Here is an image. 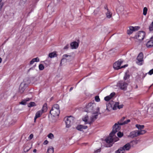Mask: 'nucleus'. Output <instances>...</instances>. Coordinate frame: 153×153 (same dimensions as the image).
Masks as SVG:
<instances>
[{"label":"nucleus","mask_w":153,"mask_h":153,"mask_svg":"<svg viewBox=\"0 0 153 153\" xmlns=\"http://www.w3.org/2000/svg\"><path fill=\"white\" fill-rule=\"evenodd\" d=\"M118 123H116L113 126V128L112 132L110 134L109 136L108 137L103 141L106 143L103 146L106 147L111 146L113 144L119 140V138L115 135V134L118 131L120 128V126Z\"/></svg>","instance_id":"obj_1"},{"label":"nucleus","mask_w":153,"mask_h":153,"mask_svg":"<svg viewBox=\"0 0 153 153\" xmlns=\"http://www.w3.org/2000/svg\"><path fill=\"white\" fill-rule=\"evenodd\" d=\"M98 108L99 109L98 112L99 113L98 114V116L101 114L100 111V108L99 107H96V104L94 103L90 102L88 103L84 108V110L85 111L88 113H91L92 115H95L96 114L95 113L97 111V109Z\"/></svg>","instance_id":"obj_2"},{"label":"nucleus","mask_w":153,"mask_h":153,"mask_svg":"<svg viewBox=\"0 0 153 153\" xmlns=\"http://www.w3.org/2000/svg\"><path fill=\"white\" fill-rule=\"evenodd\" d=\"M99 109L97 108V112L95 113L96 114L95 115H92L90 117V119H88V116H85L83 118H82V120L85 122V124H90L92 122L95 120L98 117V114L99 113L98 111Z\"/></svg>","instance_id":"obj_3"},{"label":"nucleus","mask_w":153,"mask_h":153,"mask_svg":"<svg viewBox=\"0 0 153 153\" xmlns=\"http://www.w3.org/2000/svg\"><path fill=\"white\" fill-rule=\"evenodd\" d=\"M50 113L53 117L58 116L60 113L59 106L58 104H55L53 105Z\"/></svg>","instance_id":"obj_4"},{"label":"nucleus","mask_w":153,"mask_h":153,"mask_svg":"<svg viewBox=\"0 0 153 153\" xmlns=\"http://www.w3.org/2000/svg\"><path fill=\"white\" fill-rule=\"evenodd\" d=\"M67 128L70 127L74 122V118L72 116H70L65 117L64 118Z\"/></svg>","instance_id":"obj_5"},{"label":"nucleus","mask_w":153,"mask_h":153,"mask_svg":"<svg viewBox=\"0 0 153 153\" xmlns=\"http://www.w3.org/2000/svg\"><path fill=\"white\" fill-rule=\"evenodd\" d=\"M123 62V61L122 60L120 59L114 63L113 64V68H114L116 70H118L122 68H124L128 66L127 65H125L120 67V65Z\"/></svg>","instance_id":"obj_6"},{"label":"nucleus","mask_w":153,"mask_h":153,"mask_svg":"<svg viewBox=\"0 0 153 153\" xmlns=\"http://www.w3.org/2000/svg\"><path fill=\"white\" fill-rule=\"evenodd\" d=\"M145 33L144 31H140L138 32L135 36V38L139 40H142L144 38Z\"/></svg>","instance_id":"obj_7"},{"label":"nucleus","mask_w":153,"mask_h":153,"mask_svg":"<svg viewBox=\"0 0 153 153\" xmlns=\"http://www.w3.org/2000/svg\"><path fill=\"white\" fill-rule=\"evenodd\" d=\"M137 63L138 65H141L143 64V54L141 53L139 54L137 57Z\"/></svg>","instance_id":"obj_8"},{"label":"nucleus","mask_w":153,"mask_h":153,"mask_svg":"<svg viewBox=\"0 0 153 153\" xmlns=\"http://www.w3.org/2000/svg\"><path fill=\"white\" fill-rule=\"evenodd\" d=\"M117 85L118 86H119L121 89L123 90H126V89L128 84L125 82L122 81H120L117 83Z\"/></svg>","instance_id":"obj_9"},{"label":"nucleus","mask_w":153,"mask_h":153,"mask_svg":"<svg viewBox=\"0 0 153 153\" xmlns=\"http://www.w3.org/2000/svg\"><path fill=\"white\" fill-rule=\"evenodd\" d=\"M27 86V84L25 83V81L22 82L19 88V92L21 93H23Z\"/></svg>","instance_id":"obj_10"},{"label":"nucleus","mask_w":153,"mask_h":153,"mask_svg":"<svg viewBox=\"0 0 153 153\" xmlns=\"http://www.w3.org/2000/svg\"><path fill=\"white\" fill-rule=\"evenodd\" d=\"M146 46L148 48L153 47V36H152L149 40L147 42Z\"/></svg>","instance_id":"obj_11"},{"label":"nucleus","mask_w":153,"mask_h":153,"mask_svg":"<svg viewBox=\"0 0 153 153\" xmlns=\"http://www.w3.org/2000/svg\"><path fill=\"white\" fill-rule=\"evenodd\" d=\"M71 58V56L68 55L67 54H64L63 56V58L62 59L60 65H61L62 61H64L65 59L69 61Z\"/></svg>","instance_id":"obj_12"},{"label":"nucleus","mask_w":153,"mask_h":153,"mask_svg":"<svg viewBox=\"0 0 153 153\" xmlns=\"http://www.w3.org/2000/svg\"><path fill=\"white\" fill-rule=\"evenodd\" d=\"M119 102H116L114 105L113 107V109L114 110L117 109V108L119 109H120L123 108V105L122 104L119 105Z\"/></svg>","instance_id":"obj_13"},{"label":"nucleus","mask_w":153,"mask_h":153,"mask_svg":"<svg viewBox=\"0 0 153 153\" xmlns=\"http://www.w3.org/2000/svg\"><path fill=\"white\" fill-rule=\"evenodd\" d=\"M79 45V43L76 41L73 42L71 44V46L72 49H76L78 47Z\"/></svg>","instance_id":"obj_14"},{"label":"nucleus","mask_w":153,"mask_h":153,"mask_svg":"<svg viewBox=\"0 0 153 153\" xmlns=\"http://www.w3.org/2000/svg\"><path fill=\"white\" fill-rule=\"evenodd\" d=\"M123 150L125 151H128L129 150L131 147V144L129 143H128L124 145L123 147H122Z\"/></svg>","instance_id":"obj_15"},{"label":"nucleus","mask_w":153,"mask_h":153,"mask_svg":"<svg viewBox=\"0 0 153 153\" xmlns=\"http://www.w3.org/2000/svg\"><path fill=\"white\" fill-rule=\"evenodd\" d=\"M137 27H136L130 26L129 27V29L127 30V33L128 34H131L133 31H135L137 29Z\"/></svg>","instance_id":"obj_16"},{"label":"nucleus","mask_w":153,"mask_h":153,"mask_svg":"<svg viewBox=\"0 0 153 153\" xmlns=\"http://www.w3.org/2000/svg\"><path fill=\"white\" fill-rule=\"evenodd\" d=\"M138 136V134L137 133V130L131 132L129 135V136L131 138H134Z\"/></svg>","instance_id":"obj_17"},{"label":"nucleus","mask_w":153,"mask_h":153,"mask_svg":"<svg viewBox=\"0 0 153 153\" xmlns=\"http://www.w3.org/2000/svg\"><path fill=\"white\" fill-rule=\"evenodd\" d=\"M87 127V126L80 125H78L76 127V129L79 131H82L83 129H86Z\"/></svg>","instance_id":"obj_18"},{"label":"nucleus","mask_w":153,"mask_h":153,"mask_svg":"<svg viewBox=\"0 0 153 153\" xmlns=\"http://www.w3.org/2000/svg\"><path fill=\"white\" fill-rule=\"evenodd\" d=\"M115 95V93H112L109 95L105 97L104 98V100L106 101H108L113 97Z\"/></svg>","instance_id":"obj_19"},{"label":"nucleus","mask_w":153,"mask_h":153,"mask_svg":"<svg viewBox=\"0 0 153 153\" xmlns=\"http://www.w3.org/2000/svg\"><path fill=\"white\" fill-rule=\"evenodd\" d=\"M42 113V111H41V110L38 111L36 113L35 116L34 118V121L35 122H36V119L40 117Z\"/></svg>","instance_id":"obj_20"},{"label":"nucleus","mask_w":153,"mask_h":153,"mask_svg":"<svg viewBox=\"0 0 153 153\" xmlns=\"http://www.w3.org/2000/svg\"><path fill=\"white\" fill-rule=\"evenodd\" d=\"M39 61V59L38 57H36L33 59L30 62V64L32 65L35 62H38Z\"/></svg>","instance_id":"obj_21"},{"label":"nucleus","mask_w":153,"mask_h":153,"mask_svg":"<svg viewBox=\"0 0 153 153\" xmlns=\"http://www.w3.org/2000/svg\"><path fill=\"white\" fill-rule=\"evenodd\" d=\"M47 110V104L45 103L43 105L41 111H42V112L43 113L46 112Z\"/></svg>","instance_id":"obj_22"},{"label":"nucleus","mask_w":153,"mask_h":153,"mask_svg":"<svg viewBox=\"0 0 153 153\" xmlns=\"http://www.w3.org/2000/svg\"><path fill=\"white\" fill-rule=\"evenodd\" d=\"M53 148L52 146L49 147L47 150V153H53Z\"/></svg>","instance_id":"obj_23"},{"label":"nucleus","mask_w":153,"mask_h":153,"mask_svg":"<svg viewBox=\"0 0 153 153\" xmlns=\"http://www.w3.org/2000/svg\"><path fill=\"white\" fill-rule=\"evenodd\" d=\"M107 12L106 13V17L108 18H110L112 16V13L108 10V9H107Z\"/></svg>","instance_id":"obj_24"},{"label":"nucleus","mask_w":153,"mask_h":153,"mask_svg":"<svg viewBox=\"0 0 153 153\" xmlns=\"http://www.w3.org/2000/svg\"><path fill=\"white\" fill-rule=\"evenodd\" d=\"M137 132L138 136L140 135L143 134L146 132V131L144 130H141L138 131H137Z\"/></svg>","instance_id":"obj_25"},{"label":"nucleus","mask_w":153,"mask_h":153,"mask_svg":"<svg viewBox=\"0 0 153 153\" xmlns=\"http://www.w3.org/2000/svg\"><path fill=\"white\" fill-rule=\"evenodd\" d=\"M135 126L139 130H142L144 128V126L143 125H140L139 124H136Z\"/></svg>","instance_id":"obj_26"},{"label":"nucleus","mask_w":153,"mask_h":153,"mask_svg":"<svg viewBox=\"0 0 153 153\" xmlns=\"http://www.w3.org/2000/svg\"><path fill=\"white\" fill-rule=\"evenodd\" d=\"M125 151L123 150L122 147H120L115 152V153H125Z\"/></svg>","instance_id":"obj_27"},{"label":"nucleus","mask_w":153,"mask_h":153,"mask_svg":"<svg viewBox=\"0 0 153 153\" xmlns=\"http://www.w3.org/2000/svg\"><path fill=\"white\" fill-rule=\"evenodd\" d=\"M56 54L55 52H52L50 53L49 54V57L51 58H53L56 56Z\"/></svg>","instance_id":"obj_28"},{"label":"nucleus","mask_w":153,"mask_h":153,"mask_svg":"<svg viewBox=\"0 0 153 153\" xmlns=\"http://www.w3.org/2000/svg\"><path fill=\"white\" fill-rule=\"evenodd\" d=\"M139 142V141L138 140H133L130 143V144H131H131H132L133 145H135L137 144Z\"/></svg>","instance_id":"obj_29"},{"label":"nucleus","mask_w":153,"mask_h":153,"mask_svg":"<svg viewBox=\"0 0 153 153\" xmlns=\"http://www.w3.org/2000/svg\"><path fill=\"white\" fill-rule=\"evenodd\" d=\"M36 105L35 103L34 102H31L28 105V107H31Z\"/></svg>","instance_id":"obj_30"},{"label":"nucleus","mask_w":153,"mask_h":153,"mask_svg":"<svg viewBox=\"0 0 153 153\" xmlns=\"http://www.w3.org/2000/svg\"><path fill=\"white\" fill-rule=\"evenodd\" d=\"M39 68L40 70L42 71L44 69V66L42 64H40L39 65Z\"/></svg>","instance_id":"obj_31"},{"label":"nucleus","mask_w":153,"mask_h":153,"mask_svg":"<svg viewBox=\"0 0 153 153\" xmlns=\"http://www.w3.org/2000/svg\"><path fill=\"white\" fill-rule=\"evenodd\" d=\"M149 29L150 31L153 30V21L149 27Z\"/></svg>","instance_id":"obj_32"},{"label":"nucleus","mask_w":153,"mask_h":153,"mask_svg":"<svg viewBox=\"0 0 153 153\" xmlns=\"http://www.w3.org/2000/svg\"><path fill=\"white\" fill-rule=\"evenodd\" d=\"M147 9L146 7L144 8L143 9V15H146L147 14Z\"/></svg>","instance_id":"obj_33"},{"label":"nucleus","mask_w":153,"mask_h":153,"mask_svg":"<svg viewBox=\"0 0 153 153\" xmlns=\"http://www.w3.org/2000/svg\"><path fill=\"white\" fill-rule=\"evenodd\" d=\"M48 137L49 138L51 139H52L54 138L53 135L52 133H51L49 134L48 135Z\"/></svg>","instance_id":"obj_34"},{"label":"nucleus","mask_w":153,"mask_h":153,"mask_svg":"<svg viewBox=\"0 0 153 153\" xmlns=\"http://www.w3.org/2000/svg\"><path fill=\"white\" fill-rule=\"evenodd\" d=\"M125 119V117H123L120 121H119L117 123H118L119 125H121L120 123H123V121Z\"/></svg>","instance_id":"obj_35"},{"label":"nucleus","mask_w":153,"mask_h":153,"mask_svg":"<svg viewBox=\"0 0 153 153\" xmlns=\"http://www.w3.org/2000/svg\"><path fill=\"white\" fill-rule=\"evenodd\" d=\"M130 121V120H127L126 121H125L123 123H120L121 125H124L126 124H127L128 123H129Z\"/></svg>","instance_id":"obj_36"},{"label":"nucleus","mask_w":153,"mask_h":153,"mask_svg":"<svg viewBox=\"0 0 153 153\" xmlns=\"http://www.w3.org/2000/svg\"><path fill=\"white\" fill-rule=\"evenodd\" d=\"M117 135L119 137H121L123 135V133L120 131H119L117 133Z\"/></svg>","instance_id":"obj_37"},{"label":"nucleus","mask_w":153,"mask_h":153,"mask_svg":"<svg viewBox=\"0 0 153 153\" xmlns=\"http://www.w3.org/2000/svg\"><path fill=\"white\" fill-rule=\"evenodd\" d=\"M95 99L96 101L97 102H99L100 101V99L98 96H96L95 97Z\"/></svg>","instance_id":"obj_38"},{"label":"nucleus","mask_w":153,"mask_h":153,"mask_svg":"<svg viewBox=\"0 0 153 153\" xmlns=\"http://www.w3.org/2000/svg\"><path fill=\"white\" fill-rule=\"evenodd\" d=\"M129 75L128 74H126L125 76H124V79L125 80H126L128 78H129Z\"/></svg>","instance_id":"obj_39"},{"label":"nucleus","mask_w":153,"mask_h":153,"mask_svg":"<svg viewBox=\"0 0 153 153\" xmlns=\"http://www.w3.org/2000/svg\"><path fill=\"white\" fill-rule=\"evenodd\" d=\"M20 104L23 105H25L26 103V102L24 100H22V102H20L19 103Z\"/></svg>","instance_id":"obj_40"},{"label":"nucleus","mask_w":153,"mask_h":153,"mask_svg":"<svg viewBox=\"0 0 153 153\" xmlns=\"http://www.w3.org/2000/svg\"><path fill=\"white\" fill-rule=\"evenodd\" d=\"M149 75H152L153 74V69L149 71L147 73Z\"/></svg>","instance_id":"obj_41"},{"label":"nucleus","mask_w":153,"mask_h":153,"mask_svg":"<svg viewBox=\"0 0 153 153\" xmlns=\"http://www.w3.org/2000/svg\"><path fill=\"white\" fill-rule=\"evenodd\" d=\"M33 134H30L28 137V139L30 140H31L33 138Z\"/></svg>","instance_id":"obj_42"},{"label":"nucleus","mask_w":153,"mask_h":153,"mask_svg":"<svg viewBox=\"0 0 153 153\" xmlns=\"http://www.w3.org/2000/svg\"><path fill=\"white\" fill-rule=\"evenodd\" d=\"M1 1L2 0H0V10L1 9L3 5L2 3L1 2Z\"/></svg>","instance_id":"obj_43"},{"label":"nucleus","mask_w":153,"mask_h":153,"mask_svg":"<svg viewBox=\"0 0 153 153\" xmlns=\"http://www.w3.org/2000/svg\"><path fill=\"white\" fill-rule=\"evenodd\" d=\"M100 151H101L100 149H98L96 150H95L94 152L95 153H98V152H100Z\"/></svg>","instance_id":"obj_44"},{"label":"nucleus","mask_w":153,"mask_h":153,"mask_svg":"<svg viewBox=\"0 0 153 153\" xmlns=\"http://www.w3.org/2000/svg\"><path fill=\"white\" fill-rule=\"evenodd\" d=\"M48 141H47V140H45L44 143H43V144L45 145H47L48 144Z\"/></svg>","instance_id":"obj_45"},{"label":"nucleus","mask_w":153,"mask_h":153,"mask_svg":"<svg viewBox=\"0 0 153 153\" xmlns=\"http://www.w3.org/2000/svg\"><path fill=\"white\" fill-rule=\"evenodd\" d=\"M68 47H69V45H65L64 48V49H67L68 48Z\"/></svg>","instance_id":"obj_46"},{"label":"nucleus","mask_w":153,"mask_h":153,"mask_svg":"<svg viewBox=\"0 0 153 153\" xmlns=\"http://www.w3.org/2000/svg\"><path fill=\"white\" fill-rule=\"evenodd\" d=\"M25 100V101L26 102L30 100V99L28 98H27L24 100Z\"/></svg>","instance_id":"obj_47"},{"label":"nucleus","mask_w":153,"mask_h":153,"mask_svg":"<svg viewBox=\"0 0 153 153\" xmlns=\"http://www.w3.org/2000/svg\"><path fill=\"white\" fill-rule=\"evenodd\" d=\"M36 152V149H34L33 150V152Z\"/></svg>","instance_id":"obj_48"},{"label":"nucleus","mask_w":153,"mask_h":153,"mask_svg":"<svg viewBox=\"0 0 153 153\" xmlns=\"http://www.w3.org/2000/svg\"><path fill=\"white\" fill-rule=\"evenodd\" d=\"M73 87L71 88L70 89V91H72L73 89Z\"/></svg>","instance_id":"obj_49"},{"label":"nucleus","mask_w":153,"mask_h":153,"mask_svg":"<svg viewBox=\"0 0 153 153\" xmlns=\"http://www.w3.org/2000/svg\"><path fill=\"white\" fill-rule=\"evenodd\" d=\"M24 1V3H25V2L26 0H21L20 1V2H21V3H22V1Z\"/></svg>","instance_id":"obj_50"},{"label":"nucleus","mask_w":153,"mask_h":153,"mask_svg":"<svg viewBox=\"0 0 153 153\" xmlns=\"http://www.w3.org/2000/svg\"><path fill=\"white\" fill-rule=\"evenodd\" d=\"M105 8L107 10V9H108L107 6H105Z\"/></svg>","instance_id":"obj_51"},{"label":"nucleus","mask_w":153,"mask_h":153,"mask_svg":"<svg viewBox=\"0 0 153 153\" xmlns=\"http://www.w3.org/2000/svg\"><path fill=\"white\" fill-rule=\"evenodd\" d=\"M2 61V59L0 57V63Z\"/></svg>","instance_id":"obj_52"},{"label":"nucleus","mask_w":153,"mask_h":153,"mask_svg":"<svg viewBox=\"0 0 153 153\" xmlns=\"http://www.w3.org/2000/svg\"><path fill=\"white\" fill-rule=\"evenodd\" d=\"M33 69V68H30L28 70V71H30V70H31V69Z\"/></svg>","instance_id":"obj_53"},{"label":"nucleus","mask_w":153,"mask_h":153,"mask_svg":"<svg viewBox=\"0 0 153 153\" xmlns=\"http://www.w3.org/2000/svg\"><path fill=\"white\" fill-rule=\"evenodd\" d=\"M7 121H5V123L6 124V125H7Z\"/></svg>","instance_id":"obj_54"},{"label":"nucleus","mask_w":153,"mask_h":153,"mask_svg":"<svg viewBox=\"0 0 153 153\" xmlns=\"http://www.w3.org/2000/svg\"><path fill=\"white\" fill-rule=\"evenodd\" d=\"M51 5V4H50V5H48V8H49L50 7V6Z\"/></svg>","instance_id":"obj_55"},{"label":"nucleus","mask_w":153,"mask_h":153,"mask_svg":"<svg viewBox=\"0 0 153 153\" xmlns=\"http://www.w3.org/2000/svg\"><path fill=\"white\" fill-rule=\"evenodd\" d=\"M9 124H8L7 125V126H9Z\"/></svg>","instance_id":"obj_56"},{"label":"nucleus","mask_w":153,"mask_h":153,"mask_svg":"<svg viewBox=\"0 0 153 153\" xmlns=\"http://www.w3.org/2000/svg\"><path fill=\"white\" fill-rule=\"evenodd\" d=\"M7 153V152H5V153Z\"/></svg>","instance_id":"obj_57"},{"label":"nucleus","mask_w":153,"mask_h":153,"mask_svg":"<svg viewBox=\"0 0 153 153\" xmlns=\"http://www.w3.org/2000/svg\"><path fill=\"white\" fill-rule=\"evenodd\" d=\"M121 7L123 9V7Z\"/></svg>","instance_id":"obj_58"}]
</instances>
